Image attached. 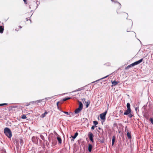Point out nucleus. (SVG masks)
Masks as SVG:
<instances>
[{
    "instance_id": "obj_1",
    "label": "nucleus",
    "mask_w": 153,
    "mask_h": 153,
    "mask_svg": "<svg viewBox=\"0 0 153 153\" xmlns=\"http://www.w3.org/2000/svg\"><path fill=\"white\" fill-rule=\"evenodd\" d=\"M4 132L5 135L9 138H10L12 137V132L9 128L7 127L5 128L4 129Z\"/></svg>"
},
{
    "instance_id": "obj_2",
    "label": "nucleus",
    "mask_w": 153,
    "mask_h": 153,
    "mask_svg": "<svg viewBox=\"0 0 153 153\" xmlns=\"http://www.w3.org/2000/svg\"><path fill=\"white\" fill-rule=\"evenodd\" d=\"M79 107L76 109L75 111V113L77 114L79 113L82 109L83 108V105L81 102L79 101Z\"/></svg>"
},
{
    "instance_id": "obj_3",
    "label": "nucleus",
    "mask_w": 153,
    "mask_h": 153,
    "mask_svg": "<svg viewBox=\"0 0 153 153\" xmlns=\"http://www.w3.org/2000/svg\"><path fill=\"white\" fill-rule=\"evenodd\" d=\"M107 113V111L103 112L100 114V118L102 120H105V116Z\"/></svg>"
},
{
    "instance_id": "obj_4",
    "label": "nucleus",
    "mask_w": 153,
    "mask_h": 153,
    "mask_svg": "<svg viewBox=\"0 0 153 153\" xmlns=\"http://www.w3.org/2000/svg\"><path fill=\"white\" fill-rule=\"evenodd\" d=\"M88 136L91 141L92 143L94 142V141L93 139L94 135L91 132H89L88 133Z\"/></svg>"
},
{
    "instance_id": "obj_5",
    "label": "nucleus",
    "mask_w": 153,
    "mask_h": 153,
    "mask_svg": "<svg viewBox=\"0 0 153 153\" xmlns=\"http://www.w3.org/2000/svg\"><path fill=\"white\" fill-rule=\"evenodd\" d=\"M44 100V99H43L42 100H37V101H33V102H30L29 105H30L31 104H33V103H35L37 104H38L39 103H40V102H42V101L43 100Z\"/></svg>"
},
{
    "instance_id": "obj_6",
    "label": "nucleus",
    "mask_w": 153,
    "mask_h": 153,
    "mask_svg": "<svg viewBox=\"0 0 153 153\" xmlns=\"http://www.w3.org/2000/svg\"><path fill=\"white\" fill-rule=\"evenodd\" d=\"M143 60V59H142L139 60L138 61H136L134 63H133V64L134 65V66L135 65H137L139 64Z\"/></svg>"
},
{
    "instance_id": "obj_7",
    "label": "nucleus",
    "mask_w": 153,
    "mask_h": 153,
    "mask_svg": "<svg viewBox=\"0 0 153 153\" xmlns=\"http://www.w3.org/2000/svg\"><path fill=\"white\" fill-rule=\"evenodd\" d=\"M131 109H127L126 110L124 113V114L125 115H128L130 113H131Z\"/></svg>"
},
{
    "instance_id": "obj_8",
    "label": "nucleus",
    "mask_w": 153,
    "mask_h": 153,
    "mask_svg": "<svg viewBox=\"0 0 153 153\" xmlns=\"http://www.w3.org/2000/svg\"><path fill=\"white\" fill-rule=\"evenodd\" d=\"M111 82H112V86H115L117 85L118 83V82H117L115 81H111Z\"/></svg>"
},
{
    "instance_id": "obj_9",
    "label": "nucleus",
    "mask_w": 153,
    "mask_h": 153,
    "mask_svg": "<svg viewBox=\"0 0 153 153\" xmlns=\"http://www.w3.org/2000/svg\"><path fill=\"white\" fill-rule=\"evenodd\" d=\"M23 143V141L22 139H20L18 142V145L20 146H22Z\"/></svg>"
},
{
    "instance_id": "obj_10",
    "label": "nucleus",
    "mask_w": 153,
    "mask_h": 153,
    "mask_svg": "<svg viewBox=\"0 0 153 153\" xmlns=\"http://www.w3.org/2000/svg\"><path fill=\"white\" fill-rule=\"evenodd\" d=\"M92 148V146L91 144H89L88 147V150L89 152H91Z\"/></svg>"
},
{
    "instance_id": "obj_11",
    "label": "nucleus",
    "mask_w": 153,
    "mask_h": 153,
    "mask_svg": "<svg viewBox=\"0 0 153 153\" xmlns=\"http://www.w3.org/2000/svg\"><path fill=\"white\" fill-rule=\"evenodd\" d=\"M57 139L59 143L60 144H61L62 142V140L61 138L60 137H57Z\"/></svg>"
},
{
    "instance_id": "obj_12",
    "label": "nucleus",
    "mask_w": 153,
    "mask_h": 153,
    "mask_svg": "<svg viewBox=\"0 0 153 153\" xmlns=\"http://www.w3.org/2000/svg\"><path fill=\"white\" fill-rule=\"evenodd\" d=\"M78 135V133L77 132H76L73 136H72L71 137L73 138V140H74L76 137Z\"/></svg>"
},
{
    "instance_id": "obj_13",
    "label": "nucleus",
    "mask_w": 153,
    "mask_h": 153,
    "mask_svg": "<svg viewBox=\"0 0 153 153\" xmlns=\"http://www.w3.org/2000/svg\"><path fill=\"white\" fill-rule=\"evenodd\" d=\"M4 27L2 26H0V33H2L3 32Z\"/></svg>"
},
{
    "instance_id": "obj_14",
    "label": "nucleus",
    "mask_w": 153,
    "mask_h": 153,
    "mask_svg": "<svg viewBox=\"0 0 153 153\" xmlns=\"http://www.w3.org/2000/svg\"><path fill=\"white\" fill-rule=\"evenodd\" d=\"M83 89V87L77 89H76V90L73 91L72 92H76V91H81Z\"/></svg>"
},
{
    "instance_id": "obj_15",
    "label": "nucleus",
    "mask_w": 153,
    "mask_h": 153,
    "mask_svg": "<svg viewBox=\"0 0 153 153\" xmlns=\"http://www.w3.org/2000/svg\"><path fill=\"white\" fill-rule=\"evenodd\" d=\"M115 140V137L114 136H113L112 138V146H113L114 144Z\"/></svg>"
},
{
    "instance_id": "obj_16",
    "label": "nucleus",
    "mask_w": 153,
    "mask_h": 153,
    "mask_svg": "<svg viewBox=\"0 0 153 153\" xmlns=\"http://www.w3.org/2000/svg\"><path fill=\"white\" fill-rule=\"evenodd\" d=\"M111 1H113V2H114L115 3H117L118 5V6L120 8L121 7V4L119 3V2H118L117 1H114V0H111Z\"/></svg>"
},
{
    "instance_id": "obj_17",
    "label": "nucleus",
    "mask_w": 153,
    "mask_h": 153,
    "mask_svg": "<svg viewBox=\"0 0 153 153\" xmlns=\"http://www.w3.org/2000/svg\"><path fill=\"white\" fill-rule=\"evenodd\" d=\"M127 136L129 139H131V134L129 132H128L127 133Z\"/></svg>"
},
{
    "instance_id": "obj_18",
    "label": "nucleus",
    "mask_w": 153,
    "mask_h": 153,
    "mask_svg": "<svg viewBox=\"0 0 153 153\" xmlns=\"http://www.w3.org/2000/svg\"><path fill=\"white\" fill-rule=\"evenodd\" d=\"M47 113L48 112L47 111H45L44 114L41 115V117L42 118L44 117L45 116V115L47 114Z\"/></svg>"
},
{
    "instance_id": "obj_19",
    "label": "nucleus",
    "mask_w": 153,
    "mask_h": 153,
    "mask_svg": "<svg viewBox=\"0 0 153 153\" xmlns=\"http://www.w3.org/2000/svg\"><path fill=\"white\" fill-rule=\"evenodd\" d=\"M108 76H109V75H107V76H105V77H103V78H101V79H98V80H96V81H94V82H92V83H93L94 82H97V81H99L100 80H101V79H105V78H107V77H108Z\"/></svg>"
},
{
    "instance_id": "obj_20",
    "label": "nucleus",
    "mask_w": 153,
    "mask_h": 153,
    "mask_svg": "<svg viewBox=\"0 0 153 153\" xmlns=\"http://www.w3.org/2000/svg\"><path fill=\"white\" fill-rule=\"evenodd\" d=\"M126 106L127 108V109H131L130 104L129 103H127Z\"/></svg>"
},
{
    "instance_id": "obj_21",
    "label": "nucleus",
    "mask_w": 153,
    "mask_h": 153,
    "mask_svg": "<svg viewBox=\"0 0 153 153\" xmlns=\"http://www.w3.org/2000/svg\"><path fill=\"white\" fill-rule=\"evenodd\" d=\"M71 99L70 97L65 98L63 99V101H66L68 100Z\"/></svg>"
},
{
    "instance_id": "obj_22",
    "label": "nucleus",
    "mask_w": 153,
    "mask_h": 153,
    "mask_svg": "<svg viewBox=\"0 0 153 153\" xmlns=\"http://www.w3.org/2000/svg\"><path fill=\"white\" fill-rule=\"evenodd\" d=\"M54 97V96H52V97H46V98H45V100H48L49 99H51L52 98Z\"/></svg>"
},
{
    "instance_id": "obj_23",
    "label": "nucleus",
    "mask_w": 153,
    "mask_h": 153,
    "mask_svg": "<svg viewBox=\"0 0 153 153\" xmlns=\"http://www.w3.org/2000/svg\"><path fill=\"white\" fill-rule=\"evenodd\" d=\"M93 123L94 125H95V126L98 124V122L97 121H93Z\"/></svg>"
},
{
    "instance_id": "obj_24",
    "label": "nucleus",
    "mask_w": 153,
    "mask_h": 153,
    "mask_svg": "<svg viewBox=\"0 0 153 153\" xmlns=\"http://www.w3.org/2000/svg\"><path fill=\"white\" fill-rule=\"evenodd\" d=\"M128 115V117L130 118H131L133 116V115H132L131 114V113H130V114H129Z\"/></svg>"
},
{
    "instance_id": "obj_25",
    "label": "nucleus",
    "mask_w": 153,
    "mask_h": 153,
    "mask_svg": "<svg viewBox=\"0 0 153 153\" xmlns=\"http://www.w3.org/2000/svg\"><path fill=\"white\" fill-rule=\"evenodd\" d=\"M27 117L25 114H23L22 116V118L24 119L26 118Z\"/></svg>"
},
{
    "instance_id": "obj_26",
    "label": "nucleus",
    "mask_w": 153,
    "mask_h": 153,
    "mask_svg": "<svg viewBox=\"0 0 153 153\" xmlns=\"http://www.w3.org/2000/svg\"><path fill=\"white\" fill-rule=\"evenodd\" d=\"M134 66V65L133 64V63H132L130 65H128V67L129 68L130 67H133Z\"/></svg>"
},
{
    "instance_id": "obj_27",
    "label": "nucleus",
    "mask_w": 153,
    "mask_h": 153,
    "mask_svg": "<svg viewBox=\"0 0 153 153\" xmlns=\"http://www.w3.org/2000/svg\"><path fill=\"white\" fill-rule=\"evenodd\" d=\"M40 138H41V139H42V140H44V139H45L44 137L42 135H40Z\"/></svg>"
},
{
    "instance_id": "obj_28",
    "label": "nucleus",
    "mask_w": 153,
    "mask_h": 153,
    "mask_svg": "<svg viewBox=\"0 0 153 153\" xmlns=\"http://www.w3.org/2000/svg\"><path fill=\"white\" fill-rule=\"evenodd\" d=\"M150 122H151L152 123V124H153V119L152 118H150Z\"/></svg>"
},
{
    "instance_id": "obj_29",
    "label": "nucleus",
    "mask_w": 153,
    "mask_h": 153,
    "mask_svg": "<svg viewBox=\"0 0 153 153\" xmlns=\"http://www.w3.org/2000/svg\"><path fill=\"white\" fill-rule=\"evenodd\" d=\"M7 103H2V104H0V106H3L4 105H7Z\"/></svg>"
},
{
    "instance_id": "obj_30",
    "label": "nucleus",
    "mask_w": 153,
    "mask_h": 153,
    "mask_svg": "<svg viewBox=\"0 0 153 153\" xmlns=\"http://www.w3.org/2000/svg\"><path fill=\"white\" fill-rule=\"evenodd\" d=\"M97 127L96 126H93L92 127H91V129L93 130L94 129V128L95 127Z\"/></svg>"
},
{
    "instance_id": "obj_31",
    "label": "nucleus",
    "mask_w": 153,
    "mask_h": 153,
    "mask_svg": "<svg viewBox=\"0 0 153 153\" xmlns=\"http://www.w3.org/2000/svg\"><path fill=\"white\" fill-rule=\"evenodd\" d=\"M63 112L64 113L67 114L68 115H69L68 113V112H67V111H63Z\"/></svg>"
},
{
    "instance_id": "obj_32",
    "label": "nucleus",
    "mask_w": 153,
    "mask_h": 153,
    "mask_svg": "<svg viewBox=\"0 0 153 153\" xmlns=\"http://www.w3.org/2000/svg\"><path fill=\"white\" fill-rule=\"evenodd\" d=\"M24 1L25 3H27V0H24Z\"/></svg>"
},
{
    "instance_id": "obj_33",
    "label": "nucleus",
    "mask_w": 153,
    "mask_h": 153,
    "mask_svg": "<svg viewBox=\"0 0 153 153\" xmlns=\"http://www.w3.org/2000/svg\"><path fill=\"white\" fill-rule=\"evenodd\" d=\"M128 68H129L128 67V66L126 68H125V69H128Z\"/></svg>"
},
{
    "instance_id": "obj_34",
    "label": "nucleus",
    "mask_w": 153,
    "mask_h": 153,
    "mask_svg": "<svg viewBox=\"0 0 153 153\" xmlns=\"http://www.w3.org/2000/svg\"><path fill=\"white\" fill-rule=\"evenodd\" d=\"M88 106V104H86V108H87Z\"/></svg>"
},
{
    "instance_id": "obj_35",
    "label": "nucleus",
    "mask_w": 153,
    "mask_h": 153,
    "mask_svg": "<svg viewBox=\"0 0 153 153\" xmlns=\"http://www.w3.org/2000/svg\"><path fill=\"white\" fill-rule=\"evenodd\" d=\"M54 133L55 134H56L58 135V134H57V133H56V132L54 131Z\"/></svg>"
},
{
    "instance_id": "obj_36",
    "label": "nucleus",
    "mask_w": 153,
    "mask_h": 153,
    "mask_svg": "<svg viewBox=\"0 0 153 153\" xmlns=\"http://www.w3.org/2000/svg\"><path fill=\"white\" fill-rule=\"evenodd\" d=\"M125 14L127 16H128V14L127 13H125Z\"/></svg>"
},
{
    "instance_id": "obj_37",
    "label": "nucleus",
    "mask_w": 153,
    "mask_h": 153,
    "mask_svg": "<svg viewBox=\"0 0 153 153\" xmlns=\"http://www.w3.org/2000/svg\"><path fill=\"white\" fill-rule=\"evenodd\" d=\"M137 108H135V110H136V111H137Z\"/></svg>"
},
{
    "instance_id": "obj_38",
    "label": "nucleus",
    "mask_w": 153,
    "mask_h": 153,
    "mask_svg": "<svg viewBox=\"0 0 153 153\" xmlns=\"http://www.w3.org/2000/svg\"><path fill=\"white\" fill-rule=\"evenodd\" d=\"M59 103V102H58L57 103V105H58V104Z\"/></svg>"
},
{
    "instance_id": "obj_39",
    "label": "nucleus",
    "mask_w": 153,
    "mask_h": 153,
    "mask_svg": "<svg viewBox=\"0 0 153 153\" xmlns=\"http://www.w3.org/2000/svg\"><path fill=\"white\" fill-rule=\"evenodd\" d=\"M19 27H20V28H22V27L20 26H19Z\"/></svg>"
},
{
    "instance_id": "obj_40",
    "label": "nucleus",
    "mask_w": 153,
    "mask_h": 153,
    "mask_svg": "<svg viewBox=\"0 0 153 153\" xmlns=\"http://www.w3.org/2000/svg\"><path fill=\"white\" fill-rule=\"evenodd\" d=\"M98 129H101V128H100V127H99Z\"/></svg>"
},
{
    "instance_id": "obj_41",
    "label": "nucleus",
    "mask_w": 153,
    "mask_h": 153,
    "mask_svg": "<svg viewBox=\"0 0 153 153\" xmlns=\"http://www.w3.org/2000/svg\"><path fill=\"white\" fill-rule=\"evenodd\" d=\"M26 19H27V21L28 20V18H26Z\"/></svg>"
},
{
    "instance_id": "obj_42",
    "label": "nucleus",
    "mask_w": 153,
    "mask_h": 153,
    "mask_svg": "<svg viewBox=\"0 0 153 153\" xmlns=\"http://www.w3.org/2000/svg\"><path fill=\"white\" fill-rule=\"evenodd\" d=\"M127 32H129V31H128V30H127Z\"/></svg>"
},
{
    "instance_id": "obj_43",
    "label": "nucleus",
    "mask_w": 153,
    "mask_h": 153,
    "mask_svg": "<svg viewBox=\"0 0 153 153\" xmlns=\"http://www.w3.org/2000/svg\"><path fill=\"white\" fill-rule=\"evenodd\" d=\"M84 100H85V98H84L83 99Z\"/></svg>"
}]
</instances>
